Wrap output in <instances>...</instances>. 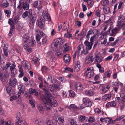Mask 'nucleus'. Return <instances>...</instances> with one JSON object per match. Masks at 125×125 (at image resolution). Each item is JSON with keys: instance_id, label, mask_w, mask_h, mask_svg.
I'll use <instances>...</instances> for the list:
<instances>
[{"instance_id": "obj_1", "label": "nucleus", "mask_w": 125, "mask_h": 125, "mask_svg": "<svg viewBox=\"0 0 125 125\" xmlns=\"http://www.w3.org/2000/svg\"><path fill=\"white\" fill-rule=\"evenodd\" d=\"M11 64L7 62L5 66L2 68V70L4 71V73H0V79L2 82H5L6 80V76L9 74L8 68L11 65Z\"/></svg>"}, {"instance_id": "obj_2", "label": "nucleus", "mask_w": 125, "mask_h": 125, "mask_svg": "<svg viewBox=\"0 0 125 125\" xmlns=\"http://www.w3.org/2000/svg\"><path fill=\"white\" fill-rule=\"evenodd\" d=\"M64 42V41L63 39L61 38L58 39L55 42L52 44L51 47L53 51H57L58 50V45L62 44Z\"/></svg>"}, {"instance_id": "obj_3", "label": "nucleus", "mask_w": 125, "mask_h": 125, "mask_svg": "<svg viewBox=\"0 0 125 125\" xmlns=\"http://www.w3.org/2000/svg\"><path fill=\"white\" fill-rule=\"evenodd\" d=\"M117 26L119 28H122L123 30H125V18L124 16H119Z\"/></svg>"}, {"instance_id": "obj_4", "label": "nucleus", "mask_w": 125, "mask_h": 125, "mask_svg": "<svg viewBox=\"0 0 125 125\" xmlns=\"http://www.w3.org/2000/svg\"><path fill=\"white\" fill-rule=\"evenodd\" d=\"M36 15L35 13L32 14V12L30 11L28 16L29 23L31 25H33L36 19Z\"/></svg>"}, {"instance_id": "obj_5", "label": "nucleus", "mask_w": 125, "mask_h": 125, "mask_svg": "<svg viewBox=\"0 0 125 125\" xmlns=\"http://www.w3.org/2000/svg\"><path fill=\"white\" fill-rule=\"evenodd\" d=\"M95 37V35H94L93 36L91 37L90 42L87 41H85L84 42V44L85 46H86V49H87L90 50L91 49L92 45L93 44L94 40Z\"/></svg>"}, {"instance_id": "obj_6", "label": "nucleus", "mask_w": 125, "mask_h": 125, "mask_svg": "<svg viewBox=\"0 0 125 125\" xmlns=\"http://www.w3.org/2000/svg\"><path fill=\"white\" fill-rule=\"evenodd\" d=\"M38 109L40 112L42 114L44 113V111H48L51 109V106H48V105L42 106L41 105H38L37 106Z\"/></svg>"}, {"instance_id": "obj_7", "label": "nucleus", "mask_w": 125, "mask_h": 125, "mask_svg": "<svg viewBox=\"0 0 125 125\" xmlns=\"http://www.w3.org/2000/svg\"><path fill=\"white\" fill-rule=\"evenodd\" d=\"M52 99V96L50 93H48L44 95L43 101L45 104H47L50 103V102Z\"/></svg>"}, {"instance_id": "obj_8", "label": "nucleus", "mask_w": 125, "mask_h": 125, "mask_svg": "<svg viewBox=\"0 0 125 125\" xmlns=\"http://www.w3.org/2000/svg\"><path fill=\"white\" fill-rule=\"evenodd\" d=\"M16 66L15 63H13L12 65L10 66V70L11 71V75L12 76L15 77V75L17 74V70L15 68Z\"/></svg>"}, {"instance_id": "obj_9", "label": "nucleus", "mask_w": 125, "mask_h": 125, "mask_svg": "<svg viewBox=\"0 0 125 125\" xmlns=\"http://www.w3.org/2000/svg\"><path fill=\"white\" fill-rule=\"evenodd\" d=\"M38 25L41 29L44 28L45 24V21L44 19L42 18H40L37 20Z\"/></svg>"}, {"instance_id": "obj_10", "label": "nucleus", "mask_w": 125, "mask_h": 125, "mask_svg": "<svg viewBox=\"0 0 125 125\" xmlns=\"http://www.w3.org/2000/svg\"><path fill=\"white\" fill-rule=\"evenodd\" d=\"M75 90L79 92L82 91L84 89L82 84L79 82H77L75 83Z\"/></svg>"}, {"instance_id": "obj_11", "label": "nucleus", "mask_w": 125, "mask_h": 125, "mask_svg": "<svg viewBox=\"0 0 125 125\" xmlns=\"http://www.w3.org/2000/svg\"><path fill=\"white\" fill-rule=\"evenodd\" d=\"M94 58L95 61L97 64H98L102 61L103 58L101 56L99 53H97L95 54Z\"/></svg>"}, {"instance_id": "obj_12", "label": "nucleus", "mask_w": 125, "mask_h": 125, "mask_svg": "<svg viewBox=\"0 0 125 125\" xmlns=\"http://www.w3.org/2000/svg\"><path fill=\"white\" fill-rule=\"evenodd\" d=\"M22 63L26 70H29L30 69L31 65L28 61L26 60H23L22 62Z\"/></svg>"}, {"instance_id": "obj_13", "label": "nucleus", "mask_w": 125, "mask_h": 125, "mask_svg": "<svg viewBox=\"0 0 125 125\" xmlns=\"http://www.w3.org/2000/svg\"><path fill=\"white\" fill-rule=\"evenodd\" d=\"M83 103L86 107H90L92 104V103L89 99L87 98H85L83 100Z\"/></svg>"}, {"instance_id": "obj_14", "label": "nucleus", "mask_w": 125, "mask_h": 125, "mask_svg": "<svg viewBox=\"0 0 125 125\" xmlns=\"http://www.w3.org/2000/svg\"><path fill=\"white\" fill-rule=\"evenodd\" d=\"M24 88L20 89L19 91L18 92V94H17V96H12L14 100L17 99L18 98L21 99V94H23L24 93Z\"/></svg>"}, {"instance_id": "obj_15", "label": "nucleus", "mask_w": 125, "mask_h": 125, "mask_svg": "<svg viewBox=\"0 0 125 125\" xmlns=\"http://www.w3.org/2000/svg\"><path fill=\"white\" fill-rule=\"evenodd\" d=\"M49 104H48L47 105L48 106H51L52 109V107H56L58 105V103L57 101L52 99L50 102Z\"/></svg>"}, {"instance_id": "obj_16", "label": "nucleus", "mask_w": 125, "mask_h": 125, "mask_svg": "<svg viewBox=\"0 0 125 125\" xmlns=\"http://www.w3.org/2000/svg\"><path fill=\"white\" fill-rule=\"evenodd\" d=\"M17 80L14 78L11 77L9 80V82L10 85L11 86L13 87L15 86L16 84Z\"/></svg>"}, {"instance_id": "obj_17", "label": "nucleus", "mask_w": 125, "mask_h": 125, "mask_svg": "<svg viewBox=\"0 0 125 125\" xmlns=\"http://www.w3.org/2000/svg\"><path fill=\"white\" fill-rule=\"evenodd\" d=\"M36 41L33 37H31L28 40V44L31 47H34L35 45Z\"/></svg>"}, {"instance_id": "obj_18", "label": "nucleus", "mask_w": 125, "mask_h": 125, "mask_svg": "<svg viewBox=\"0 0 125 125\" xmlns=\"http://www.w3.org/2000/svg\"><path fill=\"white\" fill-rule=\"evenodd\" d=\"M116 105V102L115 101H112L111 102H108L106 105L107 108L110 107H114Z\"/></svg>"}, {"instance_id": "obj_19", "label": "nucleus", "mask_w": 125, "mask_h": 125, "mask_svg": "<svg viewBox=\"0 0 125 125\" xmlns=\"http://www.w3.org/2000/svg\"><path fill=\"white\" fill-rule=\"evenodd\" d=\"M8 23L11 26L13 29H15L14 24H16L17 22L12 19H9L8 20Z\"/></svg>"}, {"instance_id": "obj_20", "label": "nucleus", "mask_w": 125, "mask_h": 125, "mask_svg": "<svg viewBox=\"0 0 125 125\" xmlns=\"http://www.w3.org/2000/svg\"><path fill=\"white\" fill-rule=\"evenodd\" d=\"M85 93L86 94L89 96H91L94 94V90L93 89L90 90H87L85 91Z\"/></svg>"}, {"instance_id": "obj_21", "label": "nucleus", "mask_w": 125, "mask_h": 125, "mask_svg": "<svg viewBox=\"0 0 125 125\" xmlns=\"http://www.w3.org/2000/svg\"><path fill=\"white\" fill-rule=\"evenodd\" d=\"M94 73L92 71L87 72V71H86L85 73H84V75L88 78L94 76Z\"/></svg>"}, {"instance_id": "obj_22", "label": "nucleus", "mask_w": 125, "mask_h": 125, "mask_svg": "<svg viewBox=\"0 0 125 125\" xmlns=\"http://www.w3.org/2000/svg\"><path fill=\"white\" fill-rule=\"evenodd\" d=\"M111 97V94H106L103 96L102 98L103 100L106 101L107 100L110 99Z\"/></svg>"}, {"instance_id": "obj_23", "label": "nucleus", "mask_w": 125, "mask_h": 125, "mask_svg": "<svg viewBox=\"0 0 125 125\" xmlns=\"http://www.w3.org/2000/svg\"><path fill=\"white\" fill-rule=\"evenodd\" d=\"M11 2L10 0L3 1V3L1 4V6L3 8H6L8 7L9 6V2Z\"/></svg>"}, {"instance_id": "obj_24", "label": "nucleus", "mask_w": 125, "mask_h": 125, "mask_svg": "<svg viewBox=\"0 0 125 125\" xmlns=\"http://www.w3.org/2000/svg\"><path fill=\"white\" fill-rule=\"evenodd\" d=\"M63 58L64 61L66 63H68L70 61L71 58L68 54L65 55L63 57Z\"/></svg>"}, {"instance_id": "obj_25", "label": "nucleus", "mask_w": 125, "mask_h": 125, "mask_svg": "<svg viewBox=\"0 0 125 125\" xmlns=\"http://www.w3.org/2000/svg\"><path fill=\"white\" fill-rule=\"evenodd\" d=\"M80 62L79 61L76 62L75 63V65L74 67L75 71L77 72L80 70Z\"/></svg>"}, {"instance_id": "obj_26", "label": "nucleus", "mask_w": 125, "mask_h": 125, "mask_svg": "<svg viewBox=\"0 0 125 125\" xmlns=\"http://www.w3.org/2000/svg\"><path fill=\"white\" fill-rule=\"evenodd\" d=\"M63 47L64 48L63 52L64 53L68 51H69L71 48L69 44L67 43H66L63 46Z\"/></svg>"}, {"instance_id": "obj_27", "label": "nucleus", "mask_w": 125, "mask_h": 125, "mask_svg": "<svg viewBox=\"0 0 125 125\" xmlns=\"http://www.w3.org/2000/svg\"><path fill=\"white\" fill-rule=\"evenodd\" d=\"M23 45L24 49L26 50L29 52H32V49L31 48L29 47L27 44L23 43Z\"/></svg>"}, {"instance_id": "obj_28", "label": "nucleus", "mask_w": 125, "mask_h": 125, "mask_svg": "<svg viewBox=\"0 0 125 125\" xmlns=\"http://www.w3.org/2000/svg\"><path fill=\"white\" fill-rule=\"evenodd\" d=\"M43 17L44 19L49 21H50L51 18L49 14L47 13H45L43 15Z\"/></svg>"}, {"instance_id": "obj_29", "label": "nucleus", "mask_w": 125, "mask_h": 125, "mask_svg": "<svg viewBox=\"0 0 125 125\" xmlns=\"http://www.w3.org/2000/svg\"><path fill=\"white\" fill-rule=\"evenodd\" d=\"M16 118L18 121L16 122V123H21V120L22 118L21 114L20 113H18L17 114Z\"/></svg>"}, {"instance_id": "obj_30", "label": "nucleus", "mask_w": 125, "mask_h": 125, "mask_svg": "<svg viewBox=\"0 0 125 125\" xmlns=\"http://www.w3.org/2000/svg\"><path fill=\"white\" fill-rule=\"evenodd\" d=\"M21 3L24 10H27L29 9V6L28 4L26 3L22 2Z\"/></svg>"}, {"instance_id": "obj_31", "label": "nucleus", "mask_w": 125, "mask_h": 125, "mask_svg": "<svg viewBox=\"0 0 125 125\" xmlns=\"http://www.w3.org/2000/svg\"><path fill=\"white\" fill-rule=\"evenodd\" d=\"M31 11V12H32L33 11V10L32 9H30L28 11H26L24 12L22 15V17L24 18H25L28 16L29 14V12L30 11Z\"/></svg>"}, {"instance_id": "obj_32", "label": "nucleus", "mask_w": 125, "mask_h": 125, "mask_svg": "<svg viewBox=\"0 0 125 125\" xmlns=\"http://www.w3.org/2000/svg\"><path fill=\"white\" fill-rule=\"evenodd\" d=\"M112 72L110 70L107 71L104 73V75L105 77L109 78L111 75Z\"/></svg>"}, {"instance_id": "obj_33", "label": "nucleus", "mask_w": 125, "mask_h": 125, "mask_svg": "<svg viewBox=\"0 0 125 125\" xmlns=\"http://www.w3.org/2000/svg\"><path fill=\"white\" fill-rule=\"evenodd\" d=\"M1 47L3 49V51H8V46L7 44H6L3 42L2 43Z\"/></svg>"}, {"instance_id": "obj_34", "label": "nucleus", "mask_w": 125, "mask_h": 125, "mask_svg": "<svg viewBox=\"0 0 125 125\" xmlns=\"http://www.w3.org/2000/svg\"><path fill=\"white\" fill-rule=\"evenodd\" d=\"M48 43V40H47V37L43 38L42 39V45H44L47 44Z\"/></svg>"}, {"instance_id": "obj_35", "label": "nucleus", "mask_w": 125, "mask_h": 125, "mask_svg": "<svg viewBox=\"0 0 125 125\" xmlns=\"http://www.w3.org/2000/svg\"><path fill=\"white\" fill-rule=\"evenodd\" d=\"M103 10L104 13L107 14L110 12V8L109 7H104L103 8Z\"/></svg>"}, {"instance_id": "obj_36", "label": "nucleus", "mask_w": 125, "mask_h": 125, "mask_svg": "<svg viewBox=\"0 0 125 125\" xmlns=\"http://www.w3.org/2000/svg\"><path fill=\"white\" fill-rule=\"evenodd\" d=\"M38 58L36 57H34L33 58V60L32 61V63L35 65H37L38 62Z\"/></svg>"}, {"instance_id": "obj_37", "label": "nucleus", "mask_w": 125, "mask_h": 125, "mask_svg": "<svg viewBox=\"0 0 125 125\" xmlns=\"http://www.w3.org/2000/svg\"><path fill=\"white\" fill-rule=\"evenodd\" d=\"M42 89L43 90V91L45 92V94L50 93L49 92V88L47 86H44Z\"/></svg>"}, {"instance_id": "obj_38", "label": "nucleus", "mask_w": 125, "mask_h": 125, "mask_svg": "<svg viewBox=\"0 0 125 125\" xmlns=\"http://www.w3.org/2000/svg\"><path fill=\"white\" fill-rule=\"evenodd\" d=\"M48 69L45 66H42L41 68V70L42 73H46L48 70Z\"/></svg>"}, {"instance_id": "obj_39", "label": "nucleus", "mask_w": 125, "mask_h": 125, "mask_svg": "<svg viewBox=\"0 0 125 125\" xmlns=\"http://www.w3.org/2000/svg\"><path fill=\"white\" fill-rule=\"evenodd\" d=\"M87 31L83 29L81 32V39H83L84 38L86 35Z\"/></svg>"}, {"instance_id": "obj_40", "label": "nucleus", "mask_w": 125, "mask_h": 125, "mask_svg": "<svg viewBox=\"0 0 125 125\" xmlns=\"http://www.w3.org/2000/svg\"><path fill=\"white\" fill-rule=\"evenodd\" d=\"M96 66L99 68V71L100 73H103L104 72V68L101 67V65L100 64H97Z\"/></svg>"}, {"instance_id": "obj_41", "label": "nucleus", "mask_w": 125, "mask_h": 125, "mask_svg": "<svg viewBox=\"0 0 125 125\" xmlns=\"http://www.w3.org/2000/svg\"><path fill=\"white\" fill-rule=\"evenodd\" d=\"M109 3V1L108 0H102L101 2V4L104 6L108 4Z\"/></svg>"}, {"instance_id": "obj_42", "label": "nucleus", "mask_w": 125, "mask_h": 125, "mask_svg": "<svg viewBox=\"0 0 125 125\" xmlns=\"http://www.w3.org/2000/svg\"><path fill=\"white\" fill-rule=\"evenodd\" d=\"M23 41L24 42V43H25L27 41V40L29 39V37L26 35L25 34L22 37Z\"/></svg>"}, {"instance_id": "obj_43", "label": "nucleus", "mask_w": 125, "mask_h": 125, "mask_svg": "<svg viewBox=\"0 0 125 125\" xmlns=\"http://www.w3.org/2000/svg\"><path fill=\"white\" fill-rule=\"evenodd\" d=\"M35 123L39 125H43V122L42 120H37L35 121Z\"/></svg>"}, {"instance_id": "obj_44", "label": "nucleus", "mask_w": 125, "mask_h": 125, "mask_svg": "<svg viewBox=\"0 0 125 125\" xmlns=\"http://www.w3.org/2000/svg\"><path fill=\"white\" fill-rule=\"evenodd\" d=\"M68 108H72L74 109H78V107L74 104H71L70 106L67 107Z\"/></svg>"}, {"instance_id": "obj_45", "label": "nucleus", "mask_w": 125, "mask_h": 125, "mask_svg": "<svg viewBox=\"0 0 125 125\" xmlns=\"http://www.w3.org/2000/svg\"><path fill=\"white\" fill-rule=\"evenodd\" d=\"M82 47H83L82 46H79L77 47V51H76L75 53L74 54V57H75L76 56V54H79V52L80 51L81 49H82Z\"/></svg>"}, {"instance_id": "obj_46", "label": "nucleus", "mask_w": 125, "mask_h": 125, "mask_svg": "<svg viewBox=\"0 0 125 125\" xmlns=\"http://www.w3.org/2000/svg\"><path fill=\"white\" fill-rule=\"evenodd\" d=\"M112 83L113 87H118L120 84L118 82H114Z\"/></svg>"}, {"instance_id": "obj_47", "label": "nucleus", "mask_w": 125, "mask_h": 125, "mask_svg": "<svg viewBox=\"0 0 125 125\" xmlns=\"http://www.w3.org/2000/svg\"><path fill=\"white\" fill-rule=\"evenodd\" d=\"M101 90L102 91V93L103 94H104L108 91V90L105 88V87L104 86L102 87Z\"/></svg>"}, {"instance_id": "obj_48", "label": "nucleus", "mask_w": 125, "mask_h": 125, "mask_svg": "<svg viewBox=\"0 0 125 125\" xmlns=\"http://www.w3.org/2000/svg\"><path fill=\"white\" fill-rule=\"evenodd\" d=\"M4 11L5 13L7 14V17H10L11 13V11L9 10H4Z\"/></svg>"}, {"instance_id": "obj_49", "label": "nucleus", "mask_w": 125, "mask_h": 125, "mask_svg": "<svg viewBox=\"0 0 125 125\" xmlns=\"http://www.w3.org/2000/svg\"><path fill=\"white\" fill-rule=\"evenodd\" d=\"M25 96L27 99H29L31 97V95L30 94V93L28 92H26L25 93Z\"/></svg>"}, {"instance_id": "obj_50", "label": "nucleus", "mask_w": 125, "mask_h": 125, "mask_svg": "<svg viewBox=\"0 0 125 125\" xmlns=\"http://www.w3.org/2000/svg\"><path fill=\"white\" fill-rule=\"evenodd\" d=\"M95 120L94 118L93 117H91L89 118L88 122L89 123H92L94 122Z\"/></svg>"}, {"instance_id": "obj_51", "label": "nucleus", "mask_w": 125, "mask_h": 125, "mask_svg": "<svg viewBox=\"0 0 125 125\" xmlns=\"http://www.w3.org/2000/svg\"><path fill=\"white\" fill-rule=\"evenodd\" d=\"M87 59L91 62H92L94 60V58L93 56H87L86 58Z\"/></svg>"}, {"instance_id": "obj_52", "label": "nucleus", "mask_w": 125, "mask_h": 125, "mask_svg": "<svg viewBox=\"0 0 125 125\" xmlns=\"http://www.w3.org/2000/svg\"><path fill=\"white\" fill-rule=\"evenodd\" d=\"M99 20H101L102 21H104L105 18V15L104 14L101 15H100L99 16Z\"/></svg>"}, {"instance_id": "obj_53", "label": "nucleus", "mask_w": 125, "mask_h": 125, "mask_svg": "<svg viewBox=\"0 0 125 125\" xmlns=\"http://www.w3.org/2000/svg\"><path fill=\"white\" fill-rule=\"evenodd\" d=\"M112 120V119H110L109 117L105 118V122L106 123H108V124L109 123H111Z\"/></svg>"}, {"instance_id": "obj_54", "label": "nucleus", "mask_w": 125, "mask_h": 125, "mask_svg": "<svg viewBox=\"0 0 125 125\" xmlns=\"http://www.w3.org/2000/svg\"><path fill=\"white\" fill-rule=\"evenodd\" d=\"M82 48L83 51H81V52L82 53H83L84 55H86L88 53L89 50L86 49V50H84V49L83 47H82Z\"/></svg>"}, {"instance_id": "obj_55", "label": "nucleus", "mask_w": 125, "mask_h": 125, "mask_svg": "<svg viewBox=\"0 0 125 125\" xmlns=\"http://www.w3.org/2000/svg\"><path fill=\"white\" fill-rule=\"evenodd\" d=\"M64 36L66 38H70L72 37V34L69 33L68 32V31H67V33H66L64 34Z\"/></svg>"}, {"instance_id": "obj_56", "label": "nucleus", "mask_w": 125, "mask_h": 125, "mask_svg": "<svg viewBox=\"0 0 125 125\" xmlns=\"http://www.w3.org/2000/svg\"><path fill=\"white\" fill-rule=\"evenodd\" d=\"M29 91L30 94H32L36 92V90L34 89L30 88L29 89Z\"/></svg>"}, {"instance_id": "obj_57", "label": "nucleus", "mask_w": 125, "mask_h": 125, "mask_svg": "<svg viewBox=\"0 0 125 125\" xmlns=\"http://www.w3.org/2000/svg\"><path fill=\"white\" fill-rule=\"evenodd\" d=\"M86 117L84 116L81 115L79 118V120L81 122L83 121L86 119Z\"/></svg>"}, {"instance_id": "obj_58", "label": "nucleus", "mask_w": 125, "mask_h": 125, "mask_svg": "<svg viewBox=\"0 0 125 125\" xmlns=\"http://www.w3.org/2000/svg\"><path fill=\"white\" fill-rule=\"evenodd\" d=\"M120 95L121 97L122 98V101L125 102V94L122 93L120 94Z\"/></svg>"}, {"instance_id": "obj_59", "label": "nucleus", "mask_w": 125, "mask_h": 125, "mask_svg": "<svg viewBox=\"0 0 125 125\" xmlns=\"http://www.w3.org/2000/svg\"><path fill=\"white\" fill-rule=\"evenodd\" d=\"M40 36H41V37H42L43 38H44L45 37H47L46 35L42 31H40Z\"/></svg>"}, {"instance_id": "obj_60", "label": "nucleus", "mask_w": 125, "mask_h": 125, "mask_svg": "<svg viewBox=\"0 0 125 125\" xmlns=\"http://www.w3.org/2000/svg\"><path fill=\"white\" fill-rule=\"evenodd\" d=\"M23 8V7L22 4V3H20L17 8L19 10H22Z\"/></svg>"}, {"instance_id": "obj_61", "label": "nucleus", "mask_w": 125, "mask_h": 125, "mask_svg": "<svg viewBox=\"0 0 125 125\" xmlns=\"http://www.w3.org/2000/svg\"><path fill=\"white\" fill-rule=\"evenodd\" d=\"M75 95L74 92L72 90H70V97H74Z\"/></svg>"}, {"instance_id": "obj_62", "label": "nucleus", "mask_w": 125, "mask_h": 125, "mask_svg": "<svg viewBox=\"0 0 125 125\" xmlns=\"http://www.w3.org/2000/svg\"><path fill=\"white\" fill-rule=\"evenodd\" d=\"M87 3L88 5L90 6H92L94 2L92 0H89L88 1Z\"/></svg>"}, {"instance_id": "obj_63", "label": "nucleus", "mask_w": 125, "mask_h": 125, "mask_svg": "<svg viewBox=\"0 0 125 125\" xmlns=\"http://www.w3.org/2000/svg\"><path fill=\"white\" fill-rule=\"evenodd\" d=\"M47 80L52 83H53L52 80V77L51 76H49Z\"/></svg>"}, {"instance_id": "obj_64", "label": "nucleus", "mask_w": 125, "mask_h": 125, "mask_svg": "<svg viewBox=\"0 0 125 125\" xmlns=\"http://www.w3.org/2000/svg\"><path fill=\"white\" fill-rule=\"evenodd\" d=\"M19 71L20 73L18 77L19 78H21L23 76L24 74V73L23 72V71Z\"/></svg>"}]
</instances>
